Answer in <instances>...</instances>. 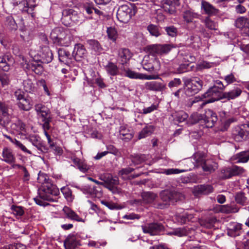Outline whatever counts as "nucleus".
<instances>
[{
	"label": "nucleus",
	"mask_w": 249,
	"mask_h": 249,
	"mask_svg": "<svg viewBox=\"0 0 249 249\" xmlns=\"http://www.w3.org/2000/svg\"><path fill=\"white\" fill-rule=\"evenodd\" d=\"M142 199H135L133 204L143 205L153 203V206L156 209H164L168 208L170 204L175 205L178 201L185 198L181 193L174 190L166 189L162 191L160 195V198L156 199L157 195L151 192H144L142 193Z\"/></svg>",
	"instance_id": "obj_1"
},
{
	"label": "nucleus",
	"mask_w": 249,
	"mask_h": 249,
	"mask_svg": "<svg viewBox=\"0 0 249 249\" xmlns=\"http://www.w3.org/2000/svg\"><path fill=\"white\" fill-rule=\"evenodd\" d=\"M218 89H221V88H216V86L210 87L202 95V97L196 96L191 99L188 103L189 106L192 107L195 104H197V106L198 107V108L201 109L208 103L223 99V92Z\"/></svg>",
	"instance_id": "obj_2"
},
{
	"label": "nucleus",
	"mask_w": 249,
	"mask_h": 249,
	"mask_svg": "<svg viewBox=\"0 0 249 249\" xmlns=\"http://www.w3.org/2000/svg\"><path fill=\"white\" fill-rule=\"evenodd\" d=\"M38 182L42 184L40 189L39 195L40 197L50 202H54L55 200L53 196H57L59 194V189L55 185L51 183L50 180L47 175L40 172L38 174Z\"/></svg>",
	"instance_id": "obj_3"
},
{
	"label": "nucleus",
	"mask_w": 249,
	"mask_h": 249,
	"mask_svg": "<svg viewBox=\"0 0 249 249\" xmlns=\"http://www.w3.org/2000/svg\"><path fill=\"white\" fill-rule=\"evenodd\" d=\"M183 81L185 93L188 96L198 93L202 89L203 85V81L198 77L183 78Z\"/></svg>",
	"instance_id": "obj_4"
},
{
	"label": "nucleus",
	"mask_w": 249,
	"mask_h": 249,
	"mask_svg": "<svg viewBox=\"0 0 249 249\" xmlns=\"http://www.w3.org/2000/svg\"><path fill=\"white\" fill-rule=\"evenodd\" d=\"M82 15L73 9H65L62 11L61 21L67 26H70L71 22L76 24L81 23Z\"/></svg>",
	"instance_id": "obj_5"
},
{
	"label": "nucleus",
	"mask_w": 249,
	"mask_h": 249,
	"mask_svg": "<svg viewBox=\"0 0 249 249\" xmlns=\"http://www.w3.org/2000/svg\"><path fill=\"white\" fill-rule=\"evenodd\" d=\"M136 13V9L132 6L122 5L117 10V18L121 22L127 23Z\"/></svg>",
	"instance_id": "obj_6"
},
{
	"label": "nucleus",
	"mask_w": 249,
	"mask_h": 249,
	"mask_svg": "<svg viewBox=\"0 0 249 249\" xmlns=\"http://www.w3.org/2000/svg\"><path fill=\"white\" fill-rule=\"evenodd\" d=\"M175 47V46L170 44H154L146 46L145 50L150 55L155 56L157 54L167 53Z\"/></svg>",
	"instance_id": "obj_7"
},
{
	"label": "nucleus",
	"mask_w": 249,
	"mask_h": 249,
	"mask_svg": "<svg viewBox=\"0 0 249 249\" xmlns=\"http://www.w3.org/2000/svg\"><path fill=\"white\" fill-rule=\"evenodd\" d=\"M122 74L125 77H127L130 79H157L159 78L158 75H146L139 72H136L128 68L122 66L121 68Z\"/></svg>",
	"instance_id": "obj_8"
},
{
	"label": "nucleus",
	"mask_w": 249,
	"mask_h": 249,
	"mask_svg": "<svg viewBox=\"0 0 249 249\" xmlns=\"http://www.w3.org/2000/svg\"><path fill=\"white\" fill-rule=\"evenodd\" d=\"M50 37L54 43L61 46H68L70 43L69 37L64 32H61L59 29L53 30L50 35Z\"/></svg>",
	"instance_id": "obj_9"
},
{
	"label": "nucleus",
	"mask_w": 249,
	"mask_h": 249,
	"mask_svg": "<svg viewBox=\"0 0 249 249\" xmlns=\"http://www.w3.org/2000/svg\"><path fill=\"white\" fill-rule=\"evenodd\" d=\"M244 172V169L243 168L237 166H234L231 168L224 167L220 170L218 176L221 179H226L242 174Z\"/></svg>",
	"instance_id": "obj_10"
},
{
	"label": "nucleus",
	"mask_w": 249,
	"mask_h": 249,
	"mask_svg": "<svg viewBox=\"0 0 249 249\" xmlns=\"http://www.w3.org/2000/svg\"><path fill=\"white\" fill-rule=\"evenodd\" d=\"M142 230L144 233H148L150 235H157L164 231V227L160 223L153 222L146 226H142Z\"/></svg>",
	"instance_id": "obj_11"
},
{
	"label": "nucleus",
	"mask_w": 249,
	"mask_h": 249,
	"mask_svg": "<svg viewBox=\"0 0 249 249\" xmlns=\"http://www.w3.org/2000/svg\"><path fill=\"white\" fill-rule=\"evenodd\" d=\"M232 137L238 142L246 141L249 139V130L242 126H235L232 130Z\"/></svg>",
	"instance_id": "obj_12"
},
{
	"label": "nucleus",
	"mask_w": 249,
	"mask_h": 249,
	"mask_svg": "<svg viewBox=\"0 0 249 249\" xmlns=\"http://www.w3.org/2000/svg\"><path fill=\"white\" fill-rule=\"evenodd\" d=\"M10 108L5 103L0 102V126L5 127L10 122Z\"/></svg>",
	"instance_id": "obj_13"
},
{
	"label": "nucleus",
	"mask_w": 249,
	"mask_h": 249,
	"mask_svg": "<svg viewBox=\"0 0 249 249\" xmlns=\"http://www.w3.org/2000/svg\"><path fill=\"white\" fill-rule=\"evenodd\" d=\"M203 123L208 128H212L218 122L217 114L212 109H207L203 114Z\"/></svg>",
	"instance_id": "obj_14"
},
{
	"label": "nucleus",
	"mask_w": 249,
	"mask_h": 249,
	"mask_svg": "<svg viewBox=\"0 0 249 249\" xmlns=\"http://www.w3.org/2000/svg\"><path fill=\"white\" fill-rule=\"evenodd\" d=\"M213 191V187L210 184H200L193 187L192 193L194 196L199 197L203 195H208Z\"/></svg>",
	"instance_id": "obj_15"
},
{
	"label": "nucleus",
	"mask_w": 249,
	"mask_h": 249,
	"mask_svg": "<svg viewBox=\"0 0 249 249\" xmlns=\"http://www.w3.org/2000/svg\"><path fill=\"white\" fill-rule=\"evenodd\" d=\"M80 245V240L77 234H70L64 241L65 249H75Z\"/></svg>",
	"instance_id": "obj_16"
},
{
	"label": "nucleus",
	"mask_w": 249,
	"mask_h": 249,
	"mask_svg": "<svg viewBox=\"0 0 249 249\" xmlns=\"http://www.w3.org/2000/svg\"><path fill=\"white\" fill-rule=\"evenodd\" d=\"M58 55L59 61L68 66H70L74 59L72 53L71 54L69 51L64 48L58 49Z\"/></svg>",
	"instance_id": "obj_17"
},
{
	"label": "nucleus",
	"mask_w": 249,
	"mask_h": 249,
	"mask_svg": "<svg viewBox=\"0 0 249 249\" xmlns=\"http://www.w3.org/2000/svg\"><path fill=\"white\" fill-rule=\"evenodd\" d=\"M194 160H195L196 166L197 167H201L204 171L211 172L212 171H213V168L211 163V160H206L202 157L198 155H195Z\"/></svg>",
	"instance_id": "obj_18"
},
{
	"label": "nucleus",
	"mask_w": 249,
	"mask_h": 249,
	"mask_svg": "<svg viewBox=\"0 0 249 249\" xmlns=\"http://www.w3.org/2000/svg\"><path fill=\"white\" fill-rule=\"evenodd\" d=\"M29 141L34 146L36 147L39 154L46 153L48 152L49 148L43 143L38 136L35 135L31 137Z\"/></svg>",
	"instance_id": "obj_19"
},
{
	"label": "nucleus",
	"mask_w": 249,
	"mask_h": 249,
	"mask_svg": "<svg viewBox=\"0 0 249 249\" xmlns=\"http://www.w3.org/2000/svg\"><path fill=\"white\" fill-rule=\"evenodd\" d=\"M39 57V59H36V60L42 63L48 64L52 62L53 59V54L52 51L47 46L42 48Z\"/></svg>",
	"instance_id": "obj_20"
},
{
	"label": "nucleus",
	"mask_w": 249,
	"mask_h": 249,
	"mask_svg": "<svg viewBox=\"0 0 249 249\" xmlns=\"http://www.w3.org/2000/svg\"><path fill=\"white\" fill-rule=\"evenodd\" d=\"M242 231V224L231 222L227 226L228 235L231 237H236L240 235Z\"/></svg>",
	"instance_id": "obj_21"
},
{
	"label": "nucleus",
	"mask_w": 249,
	"mask_h": 249,
	"mask_svg": "<svg viewBox=\"0 0 249 249\" xmlns=\"http://www.w3.org/2000/svg\"><path fill=\"white\" fill-rule=\"evenodd\" d=\"M1 160L8 164H11L15 163L16 157L12 149L8 147H4L2 150Z\"/></svg>",
	"instance_id": "obj_22"
},
{
	"label": "nucleus",
	"mask_w": 249,
	"mask_h": 249,
	"mask_svg": "<svg viewBox=\"0 0 249 249\" xmlns=\"http://www.w3.org/2000/svg\"><path fill=\"white\" fill-rule=\"evenodd\" d=\"M87 51L83 44L78 43L75 45L72 52L73 58L75 60L80 61L82 58H84L87 56Z\"/></svg>",
	"instance_id": "obj_23"
},
{
	"label": "nucleus",
	"mask_w": 249,
	"mask_h": 249,
	"mask_svg": "<svg viewBox=\"0 0 249 249\" xmlns=\"http://www.w3.org/2000/svg\"><path fill=\"white\" fill-rule=\"evenodd\" d=\"M13 57L9 54H5L0 56V68L4 71H8L10 70V65L13 63Z\"/></svg>",
	"instance_id": "obj_24"
},
{
	"label": "nucleus",
	"mask_w": 249,
	"mask_h": 249,
	"mask_svg": "<svg viewBox=\"0 0 249 249\" xmlns=\"http://www.w3.org/2000/svg\"><path fill=\"white\" fill-rule=\"evenodd\" d=\"M118 55V61L123 66L128 62L131 57L129 50L125 48L120 49L119 50Z\"/></svg>",
	"instance_id": "obj_25"
},
{
	"label": "nucleus",
	"mask_w": 249,
	"mask_h": 249,
	"mask_svg": "<svg viewBox=\"0 0 249 249\" xmlns=\"http://www.w3.org/2000/svg\"><path fill=\"white\" fill-rule=\"evenodd\" d=\"M37 6L36 0H24L20 10L23 13L33 14L32 12Z\"/></svg>",
	"instance_id": "obj_26"
},
{
	"label": "nucleus",
	"mask_w": 249,
	"mask_h": 249,
	"mask_svg": "<svg viewBox=\"0 0 249 249\" xmlns=\"http://www.w3.org/2000/svg\"><path fill=\"white\" fill-rule=\"evenodd\" d=\"M147 89L155 91H162L166 89L164 84L157 81L147 82L145 85Z\"/></svg>",
	"instance_id": "obj_27"
},
{
	"label": "nucleus",
	"mask_w": 249,
	"mask_h": 249,
	"mask_svg": "<svg viewBox=\"0 0 249 249\" xmlns=\"http://www.w3.org/2000/svg\"><path fill=\"white\" fill-rule=\"evenodd\" d=\"M217 221L215 216L209 215L199 220V223L201 226L208 229H211L214 227V224Z\"/></svg>",
	"instance_id": "obj_28"
},
{
	"label": "nucleus",
	"mask_w": 249,
	"mask_h": 249,
	"mask_svg": "<svg viewBox=\"0 0 249 249\" xmlns=\"http://www.w3.org/2000/svg\"><path fill=\"white\" fill-rule=\"evenodd\" d=\"M63 212L66 217L67 218L73 221L83 222H84V220L82 218L80 217L77 213H75V212L68 207H65L64 208Z\"/></svg>",
	"instance_id": "obj_29"
},
{
	"label": "nucleus",
	"mask_w": 249,
	"mask_h": 249,
	"mask_svg": "<svg viewBox=\"0 0 249 249\" xmlns=\"http://www.w3.org/2000/svg\"><path fill=\"white\" fill-rule=\"evenodd\" d=\"M242 93L241 89L236 87L234 89L229 92H223V99H226L230 101L232 99H234L238 96H239Z\"/></svg>",
	"instance_id": "obj_30"
},
{
	"label": "nucleus",
	"mask_w": 249,
	"mask_h": 249,
	"mask_svg": "<svg viewBox=\"0 0 249 249\" xmlns=\"http://www.w3.org/2000/svg\"><path fill=\"white\" fill-rule=\"evenodd\" d=\"M119 133L120 139L126 142L130 140L133 137L132 132L124 125L120 126Z\"/></svg>",
	"instance_id": "obj_31"
},
{
	"label": "nucleus",
	"mask_w": 249,
	"mask_h": 249,
	"mask_svg": "<svg viewBox=\"0 0 249 249\" xmlns=\"http://www.w3.org/2000/svg\"><path fill=\"white\" fill-rule=\"evenodd\" d=\"M201 8L204 10L205 13L209 16L216 14L218 10L212 4L207 1H202Z\"/></svg>",
	"instance_id": "obj_32"
},
{
	"label": "nucleus",
	"mask_w": 249,
	"mask_h": 249,
	"mask_svg": "<svg viewBox=\"0 0 249 249\" xmlns=\"http://www.w3.org/2000/svg\"><path fill=\"white\" fill-rule=\"evenodd\" d=\"M129 159L131 162L134 165H138L144 162L147 159V157L144 154H135L130 155Z\"/></svg>",
	"instance_id": "obj_33"
},
{
	"label": "nucleus",
	"mask_w": 249,
	"mask_h": 249,
	"mask_svg": "<svg viewBox=\"0 0 249 249\" xmlns=\"http://www.w3.org/2000/svg\"><path fill=\"white\" fill-rule=\"evenodd\" d=\"M105 68L107 73L111 76H116L119 74V70L118 67L115 63L112 62H108Z\"/></svg>",
	"instance_id": "obj_34"
},
{
	"label": "nucleus",
	"mask_w": 249,
	"mask_h": 249,
	"mask_svg": "<svg viewBox=\"0 0 249 249\" xmlns=\"http://www.w3.org/2000/svg\"><path fill=\"white\" fill-rule=\"evenodd\" d=\"M155 127L153 125L145 126L140 132L138 136L139 139L144 138L151 135L155 131Z\"/></svg>",
	"instance_id": "obj_35"
},
{
	"label": "nucleus",
	"mask_w": 249,
	"mask_h": 249,
	"mask_svg": "<svg viewBox=\"0 0 249 249\" xmlns=\"http://www.w3.org/2000/svg\"><path fill=\"white\" fill-rule=\"evenodd\" d=\"M17 105L20 110L24 111H29L32 107V104L31 103L30 99L27 97H25L22 100L17 103Z\"/></svg>",
	"instance_id": "obj_36"
},
{
	"label": "nucleus",
	"mask_w": 249,
	"mask_h": 249,
	"mask_svg": "<svg viewBox=\"0 0 249 249\" xmlns=\"http://www.w3.org/2000/svg\"><path fill=\"white\" fill-rule=\"evenodd\" d=\"M86 44L89 46V48L95 53H100L103 50L98 41L95 39H89L86 41Z\"/></svg>",
	"instance_id": "obj_37"
},
{
	"label": "nucleus",
	"mask_w": 249,
	"mask_h": 249,
	"mask_svg": "<svg viewBox=\"0 0 249 249\" xmlns=\"http://www.w3.org/2000/svg\"><path fill=\"white\" fill-rule=\"evenodd\" d=\"M84 8L88 14L93 13L94 11V14L98 16H100L103 14V12L99 10L98 9L94 7L93 3H86L84 5Z\"/></svg>",
	"instance_id": "obj_38"
},
{
	"label": "nucleus",
	"mask_w": 249,
	"mask_h": 249,
	"mask_svg": "<svg viewBox=\"0 0 249 249\" xmlns=\"http://www.w3.org/2000/svg\"><path fill=\"white\" fill-rule=\"evenodd\" d=\"M234 198L236 202L242 206L248 205V198L246 196L245 193L243 192H239L236 193Z\"/></svg>",
	"instance_id": "obj_39"
},
{
	"label": "nucleus",
	"mask_w": 249,
	"mask_h": 249,
	"mask_svg": "<svg viewBox=\"0 0 249 249\" xmlns=\"http://www.w3.org/2000/svg\"><path fill=\"white\" fill-rule=\"evenodd\" d=\"M100 179L103 180V183H105L104 185H103L105 187L107 188V185L112 186L113 185H116L119 184V181L117 177H107L106 178H100Z\"/></svg>",
	"instance_id": "obj_40"
},
{
	"label": "nucleus",
	"mask_w": 249,
	"mask_h": 249,
	"mask_svg": "<svg viewBox=\"0 0 249 249\" xmlns=\"http://www.w3.org/2000/svg\"><path fill=\"white\" fill-rule=\"evenodd\" d=\"M39 62L36 61L35 57L34 58L33 65H31V71L37 75H41L44 71L43 67L41 64L39 63Z\"/></svg>",
	"instance_id": "obj_41"
},
{
	"label": "nucleus",
	"mask_w": 249,
	"mask_h": 249,
	"mask_svg": "<svg viewBox=\"0 0 249 249\" xmlns=\"http://www.w3.org/2000/svg\"><path fill=\"white\" fill-rule=\"evenodd\" d=\"M235 25L237 28H242L249 26V18L242 17L236 19Z\"/></svg>",
	"instance_id": "obj_42"
},
{
	"label": "nucleus",
	"mask_w": 249,
	"mask_h": 249,
	"mask_svg": "<svg viewBox=\"0 0 249 249\" xmlns=\"http://www.w3.org/2000/svg\"><path fill=\"white\" fill-rule=\"evenodd\" d=\"M12 213H13L17 218L21 217L24 214V208L22 206L13 205L11 207Z\"/></svg>",
	"instance_id": "obj_43"
},
{
	"label": "nucleus",
	"mask_w": 249,
	"mask_h": 249,
	"mask_svg": "<svg viewBox=\"0 0 249 249\" xmlns=\"http://www.w3.org/2000/svg\"><path fill=\"white\" fill-rule=\"evenodd\" d=\"M61 191L68 201L72 202L73 201L74 196L72 195L71 189L67 186H65L61 188Z\"/></svg>",
	"instance_id": "obj_44"
},
{
	"label": "nucleus",
	"mask_w": 249,
	"mask_h": 249,
	"mask_svg": "<svg viewBox=\"0 0 249 249\" xmlns=\"http://www.w3.org/2000/svg\"><path fill=\"white\" fill-rule=\"evenodd\" d=\"M173 116L175 121L178 123H182L186 121L188 117V115L183 111H180L175 113Z\"/></svg>",
	"instance_id": "obj_45"
},
{
	"label": "nucleus",
	"mask_w": 249,
	"mask_h": 249,
	"mask_svg": "<svg viewBox=\"0 0 249 249\" xmlns=\"http://www.w3.org/2000/svg\"><path fill=\"white\" fill-rule=\"evenodd\" d=\"M203 114H193L191 115L189 119V123L191 124H196L199 122L203 123ZM188 124V122H187Z\"/></svg>",
	"instance_id": "obj_46"
},
{
	"label": "nucleus",
	"mask_w": 249,
	"mask_h": 249,
	"mask_svg": "<svg viewBox=\"0 0 249 249\" xmlns=\"http://www.w3.org/2000/svg\"><path fill=\"white\" fill-rule=\"evenodd\" d=\"M107 32L108 38L113 42H115L118 37V33L115 28L112 27H108Z\"/></svg>",
	"instance_id": "obj_47"
},
{
	"label": "nucleus",
	"mask_w": 249,
	"mask_h": 249,
	"mask_svg": "<svg viewBox=\"0 0 249 249\" xmlns=\"http://www.w3.org/2000/svg\"><path fill=\"white\" fill-rule=\"evenodd\" d=\"M178 55L183 56V59L188 62L193 63L196 60L195 57L188 52H183L182 51H179Z\"/></svg>",
	"instance_id": "obj_48"
},
{
	"label": "nucleus",
	"mask_w": 249,
	"mask_h": 249,
	"mask_svg": "<svg viewBox=\"0 0 249 249\" xmlns=\"http://www.w3.org/2000/svg\"><path fill=\"white\" fill-rule=\"evenodd\" d=\"M182 82V80L180 78H175L169 81L168 84V86L170 89L173 90L181 86Z\"/></svg>",
	"instance_id": "obj_49"
},
{
	"label": "nucleus",
	"mask_w": 249,
	"mask_h": 249,
	"mask_svg": "<svg viewBox=\"0 0 249 249\" xmlns=\"http://www.w3.org/2000/svg\"><path fill=\"white\" fill-rule=\"evenodd\" d=\"M147 30L152 36L156 37H158L161 35L160 28L158 26L154 24H150L148 25L147 26Z\"/></svg>",
	"instance_id": "obj_50"
},
{
	"label": "nucleus",
	"mask_w": 249,
	"mask_h": 249,
	"mask_svg": "<svg viewBox=\"0 0 249 249\" xmlns=\"http://www.w3.org/2000/svg\"><path fill=\"white\" fill-rule=\"evenodd\" d=\"M167 35L171 37H176L178 35V29L173 25L164 27Z\"/></svg>",
	"instance_id": "obj_51"
},
{
	"label": "nucleus",
	"mask_w": 249,
	"mask_h": 249,
	"mask_svg": "<svg viewBox=\"0 0 249 249\" xmlns=\"http://www.w3.org/2000/svg\"><path fill=\"white\" fill-rule=\"evenodd\" d=\"M187 233L186 230L184 228H178L174 229L172 231L169 233V234L181 237L186 235Z\"/></svg>",
	"instance_id": "obj_52"
},
{
	"label": "nucleus",
	"mask_w": 249,
	"mask_h": 249,
	"mask_svg": "<svg viewBox=\"0 0 249 249\" xmlns=\"http://www.w3.org/2000/svg\"><path fill=\"white\" fill-rule=\"evenodd\" d=\"M23 85L26 91L31 92L34 89L35 87L32 81L30 79L24 80L23 82Z\"/></svg>",
	"instance_id": "obj_53"
},
{
	"label": "nucleus",
	"mask_w": 249,
	"mask_h": 249,
	"mask_svg": "<svg viewBox=\"0 0 249 249\" xmlns=\"http://www.w3.org/2000/svg\"><path fill=\"white\" fill-rule=\"evenodd\" d=\"M195 16V14L189 10L185 11L183 13V18L187 23L192 22Z\"/></svg>",
	"instance_id": "obj_54"
},
{
	"label": "nucleus",
	"mask_w": 249,
	"mask_h": 249,
	"mask_svg": "<svg viewBox=\"0 0 249 249\" xmlns=\"http://www.w3.org/2000/svg\"><path fill=\"white\" fill-rule=\"evenodd\" d=\"M150 62H152L154 73H158L160 69V63L158 58L154 57L150 59Z\"/></svg>",
	"instance_id": "obj_55"
},
{
	"label": "nucleus",
	"mask_w": 249,
	"mask_h": 249,
	"mask_svg": "<svg viewBox=\"0 0 249 249\" xmlns=\"http://www.w3.org/2000/svg\"><path fill=\"white\" fill-rule=\"evenodd\" d=\"M238 161L247 162L249 160V152L244 151L238 154Z\"/></svg>",
	"instance_id": "obj_56"
},
{
	"label": "nucleus",
	"mask_w": 249,
	"mask_h": 249,
	"mask_svg": "<svg viewBox=\"0 0 249 249\" xmlns=\"http://www.w3.org/2000/svg\"><path fill=\"white\" fill-rule=\"evenodd\" d=\"M6 23L11 30H16L17 29V24L13 17H7L6 19Z\"/></svg>",
	"instance_id": "obj_57"
},
{
	"label": "nucleus",
	"mask_w": 249,
	"mask_h": 249,
	"mask_svg": "<svg viewBox=\"0 0 249 249\" xmlns=\"http://www.w3.org/2000/svg\"><path fill=\"white\" fill-rule=\"evenodd\" d=\"M35 110L38 115L45 113V111H49V108L45 105L41 104H38L35 106Z\"/></svg>",
	"instance_id": "obj_58"
},
{
	"label": "nucleus",
	"mask_w": 249,
	"mask_h": 249,
	"mask_svg": "<svg viewBox=\"0 0 249 249\" xmlns=\"http://www.w3.org/2000/svg\"><path fill=\"white\" fill-rule=\"evenodd\" d=\"M205 24L207 28L211 30H215L216 24L215 23L211 20L209 17H207L205 19Z\"/></svg>",
	"instance_id": "obj_59"
},
{
	"label": "nucleus",
	"mask_w": 249,
	"mask_h": 249,
	"mask_svg": "<svg viewBox=\"0 0 249 249\" xmlns=\"http://www.w3.org/2000/svg\"><path fill=\"white\" fill-rule=\"evenodd\" d=\"M178 183H184L187 184L189 183L195 182L194 179L192 178L191 176H185V177H181L178 178Z\"/></svg>",
	"instance_id": "obj_60"
},
{
	"label": "nucleus",
	"mask_w": 249,
	"mask_h": 249,
	"mask_svg": "<svg viewBox=\"0 0 249 249\" xmlns=\"http://www.w3.org/2000/svg\"><path fill=\"white\" fill-rule=\"evenodd\" d=\"M15 126L16 127H14L15 129H17L19 131H23L25 128V124L21 120H18L15 123L12 124V126Z\"/></svg>",
	"instance_id": "obj_61"
},
{
	"label": "nucleus",
	"mask_w": 249,
	"mask_h": 249,
	"mask_svg": "<svg viewBox=\"0 0 249 249\" xmlns=\"http://www.w3.org/2000/svg\"><path fill=\"white\" fill-rule=\"evenodd\" d=\"M212 67V63L205 61H202L200 62L196 66L197 70H202L205 69H209Z\"/></svg>",
	"instance_id": "obj_62"
},
{
	"label": "nucleus",
	"mask_w": 249,
	"mask_h": 249,
	"mask_svg": "<svg viewBox=\"0 0 249 249\" xmlns=\"http://www.w3.org/2000/svg\"><path fill=\"white\" fill-rule=\"evenodd\" d=\"M14 142V144L16 145V147L20 149L24 152L27 153L30 155L32 154L31 151L27 149L26 147L20 142L18 141L16 139H15V141Z\"/></svg>",
	"instance_id": "obj_63"
},
{
	"label": "nucleus",
	"mask_w": 249,
	"mask_h": 249,
	"mask_svg": "<svg viewBox=\"0 0 249 249\" xmlns=\"http://www.w3.org/2000/svg\"><path fill=\"white\" fill-rule=\"evenodd\" d=\"M184 171V170H180L178 169L169 168L165 169L164 170L163 173L167 175H169L172 174H177L180 173H182Z\"/></svg>",
	"instance_id": "obj_64"
}]
</instances>
